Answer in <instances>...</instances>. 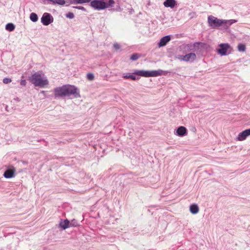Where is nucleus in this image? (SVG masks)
Here are the masks:
<instances>
[{
    "label": "nucleus",
    "instance_id": "1",
    "mask_svg": "<svg viewBox=\"0 0 250 250\" xmlns=\"http://www.w3.org/2000/svg\"><path fill=\"white\" fill-rule=\"evenodd\" d=\"M54 95L56 97L69 96L74 95L75 97L80 95L77 92V89L74 86L64 85L61 87H58L54 89Z\"/></svg>",
    "mask_w": 250,
    "mask_h": 250
},
{
    "label": "nucleus",
    "instance_id": "2",
    "mask_svg": "<svg viewBox=\"0 0 250 250\" xmlns=\"http://www.w3.org/2000/svg\"><path fill=\"white\" fill-rule=\"evenodd\" d=\"M208 21L209 25L213 28H219L221 26H223L225 28H228L232 24L230 21L218 19L213 16L208 17Z\"/></svg>",
    "mask_w": 250,
    "mask_h": 250
},
{
    "label": "nucleus",
    "instance_id": "3",
    "mask_svg": "<svg viewBox=\"0 0 250 250\" xmlns=\"http://www.w3.org/2000/svg\"><path fill=\"white\" fill-rule=\"evenodd\" d=\"M29 80L35 86L43 87L48 84L47 79L43 78L42 76V74L39 72L33 74L29 78Z\"/></svg>",
    "mask_w": 250,
    "mask_h": 250
},
{
    "label": "nucleus",
    "instance_id": "4",
    "mask_svg": "<svg viewBox=\"0 0 250 250\" xmlns=\"http://www.w3.org/2000/svg\"><path fill=\"white\" fill-rule=\"evenodd\" d=\"M115 4V1L113 0H109L108 2H105L103 1L94 0L90 2V6L98 10H103L109 7H113Z\"/></svg>",
    "mask_w": 250,
    "mask_h": 250
},
{
    "label": "nucleus",
    "instance_id": "5",
    "mask_svg": "<svg viewBox=\"0 0 250 250\" xmlns=\"http://www.w3.org/2000/svg\"><path fill=\"white\" fill-rule=\"evenodd\" d=\"M133 74L144 77H157L161 76L163 74V71L161 70L152 71L135 70Z\"/></svg>",
    "mask_w": 250,
    "mask_h": 250
},
{
    "label": "nucleus",
    "instance_id": "6",
    "mask_svg": "<svg viewBox=\"0 0 250 250\" xmlns=\"http://www.w3.org/2000/svg\"><path fill=\"white\" fill-rule=\"evenodd\" d=\"M219 46L220 48L217 49V52L222 56L226 55L227 50L230 48V46L228 43H221Z\"/></svg>",
    "mask_w": 250,
    "mask_h": 250
},
{
    "label": "nucleus",
    "instance_id": "7",
    "mask_svg": "<svg viewBox=\"0 0 250 250\" xmlns=\"http://www.w3.org/2000/svg\"><path fill=\"white\" fill-rule=\"evenodd\" d=\"M53 18L51 15L47 13L43 14L42 18H41V21L44 25H48L53 21Z\"/></svg>",
    "mask_w": 250,
    "mask_h": 250
},
{
    "label": "nucleus",
    "instance_id": "8",
    "mask_svg": "<svg viewBox=\"0 0 250 250\" xmlns=\"http://www.w3.org/2000/svg\"><path fill=\"white\" fill-rule=\"evenodd\" d=\"M196 56L195 54L193 53H190L184 56H180L179 59L185 62H189L193 61L196 59Z\"/></svg>",
    "mask_w": 250,
    "mask_h": 250
},
{
    "label": "nucleus",
    "instance_id": "9",
    "mask_svg": "<svg viewBox=\"0 0 250 250\" xmlns=\"http://www.w3.org/2000/svg\"><path fill=\"white\" fill-rule=\"evenodd\" d=\"M15 172V168L12 166L10 168H8L4 172L3 176L6 178H11L14 176Z\"/></svg>",
    "mask_w": 250,
    "mask_h": 250
},
{
    "label": "nucleus",
    "instance_id": "10",
    "mask_svg": "<svg viewBox=\"0 0 250 250\" xmlns=\"http://www.w3.org/2000/svg\"><path fill=\"white\" fill-rule=\"evenodd\" d=\"M249 135H250V129H246L240 133L237 139L238 141H243Z\"/></svg>",
    "mask_w": 250,
    "mask_h": 250
},
{
    "label": "nucleus",
    "instance_id": "11",
    "mask_svg": "<svg viewBox=\"0 0 250 250\" xmlns=\"http://www.w3.org/2000/svg\"><path fill=\"white\" fill-rule=\"evenodd\" d=\"M170 40V37L169 35L166 36L160 40L159 42L158 43V46L159 47L164 46L166 45V44L169 42Z\"/></svg>",
    "mask_w": 250,
    "mask_h": 250
},
{
    "label": "nucleus",
    "instance_id": "12",
    "mask_svg": "<svg viewBox=\"0 0 250 250\" xmlns=\"http://www.w3.org/2000/svg\"><path fill=\"white\" fill-rule=\"evenodd\" d=\"M176 5L175 0H166L164 2V5L166 7L173 8Z\"/></svg>",
    "mask_w": 250,
    "mask_h": 250
},
{
    "label": "nucleus",
    "instance_id": "13",
    "mask_svg": "<svg viewBox=\"0 0 250 250\" xmlns=\"http://www.w3.org/2000/svg\"><path fill=\"white\" fill-rule=\"evenodd\" d=\"M187 129L184 126H180L177 130V133L179 136H183L187 133Z\"/></svg>",
    "mask_w": 250,
    "mask_h": 250
},
{
    "label": "nucleus",
    "instance_id": "14",
    "mask_svg": "<svg viewBox=\"0 0 250 250\" xmlns=\"http://www.w3.org/2000/svg\"><path fill=\"white\" fill-rule=\"evenodd\" d=\"M69 224L70 222L67 219L64 220H62L60 223V226L63 229H65L69 227Z\"/></svg>",
    "mask_w": 250,
    "mask_h": 250
},
{
    "label": "nucleus",
    "instance_id": "15",
    "mask_svg": "<svg viewBox=\"0 0 250 250\" xmlns=\"http://www.w3.org/2000/svg\"><path fill=\"white\" fill-rule=\"evenodd\" d=\"M190 211L192 214H196L199 212V208L197 205L193 204L190 207Z\"/></svg>",
    "mask_w": 250,
    "mask_h": 250
},
{
    "label": "nucleus",
    "instance_id": "16",
    "mask_svg": "<svg viewBox=\"0 0 250 250\" xmlns=\"http://www.w3.org/2000/svg\"><path fill=\"white\" fill-rule=\"evenodd\" d=\"M15 28V25L12 23H9L7 24L5 27L6 29L9 31H13Z\"/></svg>",
    "mask_w": 250,
    "mask_h": 250
},
{
    "label": "nucleus",
    "instance_id": "17",
    "mask_svg": "<svg viewBox=\"0 0 250 250\" xmlns=\"http://www.w3.org/2000/svg\"><path fill=\"white\" fill-rule=\"evenodd\" d=\"M30 19L32 21L36 22L38 21V17L36 13H32L30 15Z\"/></svg>",
    "mask_w": 250,
    "mask_h": 250
},
{
    "label": "nucleus",
    "instance_id": "18",
    "mask_svg": "<svg viewBox=\"0 0 250 250\" xmlns=\"http://www.w3.org/2000/svg\"><path fill=\"white\" fill-rule=\"evenodd\" d=\"M73 2L75 3H83L86 2H89L91 0H72Z\"/></svg>",
    "mask_w": 250,
    "mask_h": 250
},
{
    "label": "nucleus",
    "instance_id": "19",
    "mask_svg": "<svg viewBox=\"0 0 250 250\" xmlns=\"http://www.w3.org/2000/svg\"><path fill=\"white\" fill-rule=\"evenodd\" d=\"M237 47H238V49L239 51L244 52L246 50V46L243 44H238Z\"/></svg>",
    "mask_w": 250,
    "mask_h": 250
},
{
    "label": "nucleus",
    "instance_id": "20",
    "mask_svg": "<svg viewBox=\"0 0 250 250\" xmlns=\"http://www.w3.org/2000/svg\"><path fill=\"white\" fill-rule=\"evenodd\" d=\"M124 78L125 79H131L132 80H136V77L134 76V75H126L125 76H124Z\"/></svg>",
    "mask_w": 250,
    "mask_h": 250
},
{
    "label": "nucleus",
    "instance_id": "21",
    "mask_svg": "<svg viewBox=\"0 0 250 250\" xmlns=\"http://www.w3.org/2000/svg\"><path fill=\"white\" fill-rule=\"evenodd\" d=\"M139 58V56L138 55V54H136V53H135V54H133L131 57H130V59L132 60V61H136L137 60H138Z\"/></svg>",
    "mask_w": 250,
    "mask_h": 250
},
{
    "label": "nucleus",
    "instance_id": "22",
    "mask_svg": "<svg viewBox=\"0 0 250 250\" xmlns=\"http://www.w3.org/2000/svg\"><path fill=\"white\" fill-rule=\"evenodd\" d=\"M87 78L90 80V81H92L94 80V74L93 73H89L87 74Z\"/></svg>",
    "mask_w": 250,
    "mask_h": 250
},
{
    "label": "nucleus",
    "instance_id": "23",
    "mask_svg": "<svg viewBox=\"0 0 250 250\" xmlns=\"http://www.w3.org/2000/svg\"><path fill=\"white\" fill-rule=\"evenodd\" d=\"M12 81L11 79L7 78H5L3 79V83L5 84H7L8 83H11Z\"/></svg>",
    "mask_w": 250,
    "mask_h": 250
},
{
    "label": "nucleus",
    "instance_id": "24",
    "mask_svg": "<svg viewBox=\"0 0 250 250\" xmlns=\"http://www.w3.org/2000/svg\"><path fill=\"white\" fill-rule=\"evenodd\" d=\"M66 17L69 19H73L74 17V15L73 13L69 12L68 14L66 15Z\"/></svg>",
    "mask_w": 250,
    "mask_h": 250
},
{
    "label": "nucleus",
    "instance_id": "25",
    "mask_svg": "<svg viewBox=\"0 0 250 250\" xmlns=\"http://www.w3.org/2000/svg\"><path fill=\"white\" fill-rule=\"evenodd\" d=\"M113 47L116 50H117L120 48V45L118 43H115L113 44Z\"/></svg>",
    "mask_w": 250,
    "mask_h": 250
},
{
    "label": "nucleus",
    "instance_id": "26",
    "mask_svg": "<svg viewBox=\"0 0 250 250\" xmlns=\"http://www.w3.org/2000/svg\"><path fill=\"white\" fill-rule=\"evenodd\" d=\"M21 83V85H24H24H26V81H25V80H21V83Z\"/></svg>",
    "mask_w": 250,
    "mask_h": 250
},
{
    "label": "nucleus",
    "instance_id": "27",
    "mask_svg": "<svg viewBox=\"0 0 250 250\" xmlns=\"http://www.w3.org/2000/svg\"><path fill=\"white\" fill-rule=\"evenodd\" d=\"M75 8L81 10H84V8L83 7H75Z\"/></svg>",
    "mask_w": 250,
    "mask_h": 250
},
{
    "label": "nucleus",
    "instance_id": "28",
    "mask_svg": "<svg viewBox=\"0 0 250 250\" xmlns=\"http://www.w3.org/2000/svg\"><path fill=\"white\" fill-rule=\"evenodd\" d=\"M71 226L76 227L77 225H75L74 223H71L70 224H69Z\"/></svg>",
    "mask_w": 250,
    "mask_h": 250
},
{
    "label": "nucleus",
    "instance_id": "29",
    "mask_svg": "<svg viewBox=\"0 0 250 250\" xmlns=\"http://www.w3.org/2000/svg\"><path fill=\"white\" fill-rule=\"evenodd\" d=\"M230 22H232V23H233V22H235L236 21L234 20H230Z\"/></svg>",
    "mask_w": 250,
    "mask_h": 250
}]
</instances>
